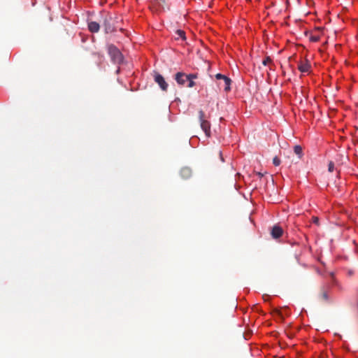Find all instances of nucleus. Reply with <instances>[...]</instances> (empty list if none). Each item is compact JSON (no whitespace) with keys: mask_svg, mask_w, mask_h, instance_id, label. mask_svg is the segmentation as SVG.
Segmentation results:
<instances>
[{"mask_svg":"<svg viewBox=\"0 0 358 358\" xmlns=\"http://www.w3.org/2000/svg\"><path fill=\"white\" fill-rule=\"evenodd\" d=\"M108 52L114 63L120 64L123 62L122 54L114 45H108Z\"/></svg>","mask_w":358,"mask_h":358,"instance_id":"nucleus-1","label":"nucleus"},{"mask_svg":"<svg viewBox=\"0 0 358 358\" xmlns=\"http://www.w3.org/2000/svg\"><path fill=\"white\" fill-rule=\"evenodd\" d=\"M199 120L200 122V126L202 130L204 131L206 136L207 137L210 136V123L208 120V117L205 113L200 110L199 111Z\"/></svg>","mask_w":358,"mask_h":358,"instance_id":"nucleus-2","label":"nucleus"},{"mask_svg":"<svg viewBox=\"0 0 358 358\" xmlns=\"http://www.w3.org/2000/svg\"><path fill=\"white\" fill-rule=\"evenodd\" d=\"M215 78L218 80L217 85L220 87H222L225 91L230 90L231 80L229 78L221 73H217Z\"/></svg>","mask_w":358,"mask_h":358,"instance_id":"nucleus-3","label":"nucleus"},{"mask_svg":"<svg viewBox=\"0 0 358 358\" xmlns=\"http://www.w3.org/2000/svg\"><path fill=\"white\" fill-rule=\"evenodd\" d=\"M103 26L104 27L105 32L107 34L112 33L116 30L114 20L110 15H107L103 19Z\"/></svg>","mask_w":358,"mask_h":358,"instance_id":"nucleus-4","label":"nucleus"},{"mask_svg":"<svg viewBox=\"0 0 358 358\" xmlns=\"http://www.w3.org/2000/svg\"><path fill=\"white\" fill-rule=\"evenodd\" d=\"M154 80L158 84L162 90L164 92L167 91L169 85L161 74L157 72H154Z\"/></svg>","mask_w":358,"mask_h":358,"instance_id":"nucleus-5","label":"nucleus"},{"mask_svg":"<svg viewBox=\"0 0 358 358\" xmlns=\"http://www.w3.org/2000/svg\"><path fill=\"white\" fill-rule=\"evenodd\" d=\"M283 229L279 225H275L272 227L271 234L273 238L277 239L282 236Z\"/></svg>","mask_w":358,"mask_h":358,"instance_id":"nucleus-6","label":"nucleus"},{"mask_svg":"<svg viewBox=\"0 0 358 358\" xmlns=\"http://www.w3.org/2000/svg\"><path fill=\"white\" fill-rule=\"evenodd\" d=\"M310 69V64L308 60H306L304 62H301L298 66V69L301 73H308L309 72Z\"/></svg>","mask_w":358,"mask_h":358,"instance_id":"nucleus-7","label":"nucleus"},{"mask_svg":"<svg viewBox=\"0 0 358 358\" xmlns=\"http://www.w3.org/2000/svg\"><path fill=\"white\" fill-rule=\"evenodd\" d=\"M186 74L182 72H178L175 75L176 82L180 85H185L186 81H187V80H186Z\"/></svg>","mask_w":358,"mask_h":358,"instance_id":"nucleus-8","label":"nucleus"},{"mask_svg":"<svg viewBox=\"0 0 358 358\" xmlns=\"http://www.w3.org/2000/svg\"><path fill=\"white\" fill-rule=\"evenodd\" d=\"M88 29L92 33H96L99 31L100 29V25L96 22H88Z\"/></svg>","mask_w":358,"mask_h":358,"instance_id":"nucleus-9","label":"nucleus"},{"mask_svg":"<svg viewBox=\"0 0 358 358\" xmlns=\"http://www.w3.org/2000/svg\"><path fill=\"white\" fill-rule=\"evenodd\" d=\"M192 175V170L189 167H183L180 170V176L184 179L189 178Z\"/></svg>","mask_w":358,"mask_h":358,"instance_id":"nucleus-10","label":"nucleus"},{"mask_svg":"<svg viewBox=\"0 0 358 358\" xmlns=\"http://www.w3.org/2000/svg\"><path fill=\"white\" fill-rule=\"evenodd\" d=\"M294 153L299 156V158H301L302 155H303V150H302V148L299 145H296L294 147Z\"/></svg>","mask_w":358,"mask_h":358,"instance_id":"nucleus-11","label":"nucleus"},{"mask_svg":"<svg viewBox=\"0 0 358 358\" xmlns=\"http://www.w3.org/2000/svg\"><path fill=\"white\" fill-rule=\"evenodd\" d=\"M321 299L323 301H328V294L325 290H322L320 295Z\"/></svg>","mask_w":358,"mask_h":358,"instance_id":"nucleus-12","label":"nucleus"},{"mask_svg":"<svg viewBox=\"0 0 358 358\" xmlns=\"http://www.w3.org/2000/svg\"><path fill=\"white\" fill-rule=\"evenodd\" d=\"M176 34L179 37L182 38V39H185V33L184 31L178 29L177 30Z\"/></svg>","mask_w":358,"mask_h":358,"instance_id":"nucleus-13","label":"nucleus"},{"mask_svg":"<svg viewBox=\"0 0 358 358\" xmlns=\"http://www.w3.org/2000/svg\"><path fill=\"white\" fill-rule=\"evenodd\" d=\"M186 80H194L195 78H197V74L196 73H190V74H188V75H186Z\"/></svg>","mask_w":358,"mask_h":358,"instance_id":"nucleus-14","label":"nucleus"},{"mask_svg":"<svg viewBox=\"0 0 358 358\" xmlns=\"http://www.w3.org/2000/svg\"><path fill=\"white\" fill-rule=\"evenodd\" d=\"M280 159L278 157H275L273 159V164L275 165V166H279L280 164Z\"/></svg>","mask_w":358,"mask_h":358,"instance_id":"nucleus-15","label":"nucleus"},{"mask_svg":"<svg viewBox=\"0 0 358 358\" xmlns=\"http://www.w3.org/2000/svg\"><path fill=\"white\" fill-rule=\"evenodd\" d=\"M271 63V59L269 57H266L263 61L262 64L264 66H266L267 64Z\"/></svg>","mask_w":358,"mask_h":358,"instance_id":"nucleus-16","label":"nucleus"},{"mask_svg":"<svg viewBox=\"0 0 358 358\" xmlns=\"http://www.w3.org/2000/svg\"><path fill=\"white\" fill-rule=\"evenodd\" d=\"M328 170L329 172H333L334 170V164L332 162H330L328 165Z\"/></svg>","mask_w":358,"mask_h":358,"instance_id":"nucleus-17","label":"nucleus"},{"mask_svg":"<svg viewBox=\"0 0 358 358\" xmlns=\"http://www.w3.org/2000/svg\"><path fill=\"white\" fill-rule=\"evenodd\" d=\"M188 85L187 87L191 88L193 87L195 85V83L192 80H187Z\"/></svg>","mask_w":358,"mask_h":358,"instance_id":"nucleus-18","label":"nucleus"},{"mask_svg":"<svg viewBox=\"0 0 358 358\" xmlns=\"http://www.w3.org/2000/svg\"><path fill=\"white\" fill-rule=\"evenodd\" d=\"M319 39H320L319 36H313L310 38L311 41H313V42H317L319 41Z\"/></svg>","mask_w":358,"mask_h":358,"instance_id":"nucleus-19","label":"nucleus"},{"mask_svg":"<svg viewBox=\"0 0 358 358\" xmlns=\"http://www.w3.org/2000/svg\"><path fill=\"white\" fill-rule=\"evenodd\" d=\"M313 222L315 223L316 224H319V219L318 217H313Z\"/></svg>","mask_w":358,"mask_h":358,"instance_id":"nucleus-20","label":"nucleus"},{"mask_svg":"<svg viewBox=\"0 0 358 358\" xmlns=\"http://www.w3.org/2000/svg\"><path fill=\"white\" fill-rule=\"evenodd\" d=\"M274 313H276V314H278V315L281 316V313H280L279 310H274Z\"/></svg>","mask_w":358,"mask_h":358,"instance_id":"nucleus-21","label":"nucleus"},{"mask_svg":"<svg viewBox=\"0 0 358 358\" xmlns=\"http://www.w3.org/2000/svg\"><path fill=\"white\" fill-rule=\"evenodd\" d=\"M257 174H258V176H259V177H262V176H263V174H262V173H258Z\"/></svg>","mask_w":358,"mask_h":358,"instance_id":"nucleus-22","label":"nucleus"}]
</instances>
